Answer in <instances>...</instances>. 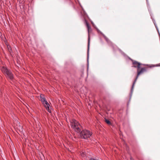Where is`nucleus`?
I'll use <instances>...</instances> for the list:
<instances>
[{
  "instance_id": "obj_1",
  "label": "nucleus",
  "mask_w": 160,
  "mask_h": 160,
  "mask_svg": "<svg viewBox=\"0 0 160 160\" xmlns=\"http://www.w3.org/2000/svg\"><path fill=\"white\" fill-rule=\"evenodd\" d=\"M71 127L78 132H80L79 128L80 124L78 122L74 119H72L70 121Z\"/></svg>"
},
{
  "instance_id": "obj_2",
  "label": "nucleus",
  "mask_w": 160,
  "mask_h": 160,
  "mask_svg": "<svg viewBox=\"0 0 160 160\" xmlns=\"http://www.w3.org/2000/svg\"><path fill=\"white\" fill-rule=\"evenodd\" d=\"M40 97V100L42 104L44 105L46 109L49 112H51V108L50 105L46 100L45 98L43 95H41Z\"/></svg>"
},
{
  "instance_id": "obj_3",
  "label": "nucleus",
  "mask_w": 160,
  "mask_h": 160,
  "mask_svg": "<svg viewBox=\"0 0 160 160\" xmlns=\"http://www.w3.org/2000/svg\"><path fill=\"white\" fill-rule=\"evenodd\" d=\"M92 133L88 130H84L80 133V137L83 139H87L91 136Z\"/></svg>"
},
{
  "instance_id": "obj_4",
  "label": "nucleus",
  "mask_w": 160,
  "mask_h": 160,
  "mask_svg": "<svg viewBox=\"0 0 160 160\" xmlns=\"http://www.w3.org/2000/svg\"><path fill=\"white\" fill-rule=\"evenodd\" d=\"M2 71L4 73L6 74V75L9 78L12 80L13 78V75L12 73L9 71L5 67H2L1 69Z\"/></svg>"
},
{
  "instance_id": "obj_5",
  "label": "nucleus",
  "mask_w": 160,
  "mask_h": 160,
  "mask_svg": "<svg viewBox=\"0 0 160 160\" xmlns=\"http://www.w3.org/2000/svg\"><path fill=\"white\" fill-rule=\"evenodd\" d=\"M145 71V68H142V69H141V70L140 71H138L137 76L135 79V80L134 82H133V84H132V89H131V91H132V89H133L134 84L137 81V80L138 76H139V75L140 74L142 73Z\"/></svg>"
},
{
  "instance_id": "obj_6",
  "label": "nucleus",
  "mask_w": 160,
  "mask_h": 160,
  "mask_svg": "<svg viewBox=\"0 0 160 160\" xmlns=\"http://www.w3.org/2000/svg\"><path fill=\"white\" fill-rule=\"evenodd\" d=\"M85 22L86 25V26L87 27V28H88V33H89V30L90 29H91L90 26L89 24L88 23V22H87V21L86 20H85ZM89 44H90V37H89V34H88V50H89Z\"/></svg>"
},
{
  "instance_id": "obj_7",
  "label": "nucleus",
  "mask_w": 160,
  "mask_h": 160,
  "mask_svg": "<svg viewBox=\"0 0 160 160\" xmlns=\"http://www.w3.org/2000/svg\"><path fill=\"white\" fill-rule=\"evenodd\" d=\"M133 64L135 67H137L138 68H140L141 64L136 61H134L133 62Z\"/></svg>"
},
{
  "instance_id": "obj_8",
  "label": "nucleus",
  "mask_w": 160,
  "mask_h": 160,
  "mask_svg": "<svg viewBox=\"0 0 160 160\" xmlns=\"http://www.w3.org/2000/svg\"><path fill=\"white\" fill-rule=\"evenodd\" d=\"M81 155L82 157H84L86 155L85 153L83 152L82 151L81 152Z\"/></svg>"
},
{
  "instance_id": "obj_9",
  "label": "nucleus",
  "mask_w": 160,
  "mask_h": 160,
  "mask_svg": "<svg viewBox=\"0 0 160 160\" xmlns=\"http://www.w3.org/2000/svg\"><path fill=\"white\" fill-rule=\"evenodd\" d=\"M105 122L106 123H107L108 124H111V122L108 120L105 119Z\"/></svg>"
},
{
  "instance_id": "obj_10",
  "label": "nucleus",
  "mask_w": 160,
  "mask_h": 160,
  "mask_svg": "<svg viewBox=\"0 0 160 160\" xmlns=\"http://www.w3.org/2000/svg\"><path fill=\"white\" fill-rule=\"evenodd\" d=\"M103 36L104 37V38L107 41V42H108L109 41V39L108 38L104 35H103Z\"/></svg>"
},
{
  "instance_id": "obj_11",
  "label": "nucleus",
  "mask_w": 160,
  "mask_h": 160,
  "mask_svg": "<svg viewBox=\"0 0 160 160\" xmlns=\"http://www.w3.org/2000/svg\"><path fill=\"white\" fill-rule=\"evenodd\" d=\"M10 50H11L10 49V50H9V52H10Z\"/></svg>"
}]
</instances>
